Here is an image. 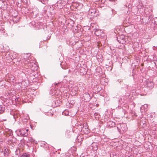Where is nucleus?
I'll return each mask as SVG.
<instances>
[{
	"label": "nucleus",
	"mask_w": 157,
	"mask_h": 157,
	"mask_svg": "<svg viewBox=\"0 0 157 157\" xmlns=\"http://www.w3.org/2000/svg\"><path fill=\"white\" fill-rule=\"evenodd\" d=\"M43 15L44 16L50 17L53 15L55 13V10L54 7L50 6L47 5L44 8Z\"/></svg>",
	"instance_id": "obj_1"
},
{
	"label": "nucleus",
	"mask_w": 157,
	"mask_h": 157,
	"mask_svg": "<svg viewBox=\"0 0 157 157\" xmlns=\"http://www.w3.org/2000/svg\"><path fill=\"white\" fill-rule=\"evenodd\" d=\"M28 129L22 128L20 129H18L16 131L17 135L19 136L26 137L28 135Z\"/></svg>",
	"instance_id": "obj_2"
},
{
	"label": "nucleus",
	"mask_w": 157,
	"mask_h": 157,
	"mask_svg": "<svg viewBox=\"0 0 157 157\" xmlns=\"http://www.w3.org/2000/svg\"><path fill=\"white\" fill-rule=\"evenodd\" d=\"M152 18V17L151 15H144V16H142L141 17V21L144 24H146L150 21Z\"/></svg>",
	"instance_id": "obj_3"
},
{
	"label": "nucleus",
	"mask_w": 157,
	"mask_h": 157,
	"mask_svg": "<svg viewBox=\"0 0 157 157\" xmlns=\"http://www.w3.org/2000/svg\"><path fill=\"white\" fill-rule=\"evenodd\" d=\"M91 99V97L88 92H85L83 94L82 99L86 102L89 101Z\"/></svg>",
	"instance_id": "obj_4"
},
{
	"label": "nucleus",
	"mask_w": 157,
	"mask_h": 157,
	"mask_svg": "<svg viewBox=\"0 0 157 157\" xmlns=\"http://www.w3.org/2000/svg\"><path fill=\"white\" fill-rule=\"evenodd\" d=\"M88 126L87 123H84L82 125L81 131H83L84 133L87 134L90 132V130L88 128Z\"/></svg>",
	"instance_id": "obj_5"
},
{
	"label": "nucleus",
	"mask_w": 157,
	"mask_h": 157,
	"mask_svg": "<svg viewBox=\"0 0 157 157\" xmlns=\"http://www.w3.org/2000/svg\"><path fill=\"white\" fill-rule=\"evenodd\" d=\"M117 128L119 132H120L121 130L123 131H126L125 129L122 128L123 126H124L125 127L126 126L125 124L122 123H119L117 124Z\"/></svg>",
	"instance_id": "obj_6"
},
{
	"label": "nucleus",
	"mask_w": 157,
	"mask_h": 157,
	"mask_svg": "<svg viewBox=\"0 0 157 157\" xmlns=\"http://www.w3.org/2000/svg\"><path fill=\"white\" fill-rule=\"evenodd\" d=\"M98 143L96 142H93L91 145L90 146L92 148V150L94 151H96L98 149Z\"/></svg>",
	"instance_id": "obj_7"
},
{
	"label": "nucleus",
	"mask_w": 157,
	"mask_h": 157,
	"mask_svg": "<svg viewBox=\"0 0 157 157\" xmlns=\"http://www.w3.org/2000/svg\"><path fill=\"white\" fill-rule=\"evenodd\" d=\"M117 41L120 43L123 44L124 43V36L123 35L118 36L117 37Z\"/></svg>",
	"instance_id": "obj_8"
},
{
	"label": "nucleus",
	"mask_w": 157,
	"mask_h": 157,
	"mask_svg": "<svg viewBox=\"0 0 157 157\" xmlns=\"http://www.w3.org/2000/svg\"><path fill=\"white\" fill-rule=\"evenodd\" d=\"M78 91V87L77 86L72 88L71 90V94L72 95H75L77 94Z\"/></svg>",
	"instance_id": "obj_9"
},
{
	"label": "nucleus",
	"mask_w": 157,
	"mask_h": 157,
	"mask_svg": "<svg viewBox=\"0 0 157 157\" xmlns=\"http://www.w3.org/2000/svg\"><path fill=\"white\" fill-rule=\"evenodd\" d=\"M41 23L37 22L32 21V24L33 25V26L34 28L38 29L40 27V26L41 25Z\"/></svg>",
	"instance_id": "obj_10"
},
{
	"label": "nucleus",
	"mask_w": 157,
	"mask_h": 157,
	"mask_svg": "<svg viewBox=\"0 0 157 157\" xmlns=\"http://www.w3.org/2000/svg\"><path fill=\"white\" fill-rule=\"evenodd\" d=\"M103 33V31L99 29H96L94 31V34L97 36H101Z\"/></svg>",
	"instance_id": "obj_11"
},
{
	"label": "nucleus",
	"mask_w": 157,
	"mask_h": 157,
	"mask_svg": "<svg viewBox=\"0 0 157 157\" xmlns=\"http://www.w3.org/2000/svg\"><path fill=\"white\" fill-rule=\"evenodd\" d=\"M148 109V105L147 104H145L141 107V110L142 112H145Z\"/></svg>",
	"instance_id": "obj_12"
},
{
	"label": "nucleus",
	"mask_w": 157,
	"mask_h": 157,
	"mask_svg": "<svg viewBox=\"0 0 157 157\" xmlns=\"http://www.w3.org/2000/svg\"><path fill=\"white\" fill-rule=\"evenodd\" d=\"M147 86L150 89H151L154 87L153 83L151 82H148L147 83Z\"/></svg>",
	"instance_id": "obj_13"
},
{
	"label": "nucleus",
	"mask_w": 157,
	"mask_h": 157,
	"mask_svg": "<svg viewBox=\"0 0 157 157\" xmlns=\"http://www.w3.org/2000/svg\"><path fill=\"white\" fill-rule=\"evenodd\" d=\"M107 125L110 127H113L115 126V122L112 121H109L107 122Z\"/></svg>",
	"instance_id": "obj_14"
},
{
	"label": "nucleus",
	"mask_w": 157,
	"mask_h": 157,
	"mask_svg": "<svg viewBox=\"0 0 157 157\" xmlns=\"http://www.w3.org/2000/svg\"><path fill=\"white\" fill-rule=\"evenodd\" d=\"M36 65L34 63H33V62L30 63H29L28 67H30L32 70L33 69L34 70H37L36 67H35V69L33 68L34 66L35 67Z\"/></svg>",
	"instance_id": "obj_15"
},
{
	"label": "nucleus",
	"mask_w": 157,
	"mask_h": 157,
	"mask_svg": "<svg viewBox=\"0 0 157 157\" xmlns=\"http://www.w3.org/2000/svg\"><path fill=\"white\" fill-rule=\"evenodd\" d=\"M96 10L95 9H90L88 11V14L93 16V15L96 13Z\"/></svg>",
	"instance_id": "obj_16"
},
{
	"label": "nucleus",
	"mask_w": 157,
	"mask_h": 157,
	"mask_svg": "<svg viewBox=\"0 0 157 157\" xmlns=\"http://www.w3.org/2000/svg\"><path fill=\"white\" fill-rule=\"evenodd\" d=\"M82 135H79L77 136V139L76 140V141L78 142H81L82 141Z\"/></svg>",
	"instance_id": "obj_17"
},
{
	"label": "nucleus",
	"mask_w": 157,
	"mask_h": 157,
	"mask_svg": "<svg viewBox=\"0 0 157 157\" xmlns=\"http://www.w3.org/2000/svg\"><path fill=\"white\" fill-rule=\"evenodd\" d=\"M5 135L6 136H12L13 134L11 130H8V131L7 132L5 133Z\"/></svg>",
	"instance_id": "obj_18"
},
{
	"label": "nucleus",
	"mask_w": 157,
	"mask_h": 157,
	"mask_svg": "<svg viewBox=\"0 0 157 157\" xmlns=\"http://www.w3.org/2000/svg\"><path fill=\"white\" fill-rule=\"evenodd\" d=\"M30 156V154L28 153H24L22 154L21 157H29Z\"/></svg>",
	"instance_id": "obj_19"
},
{
	"label": "nucleus",
	"mask_w": 157,
	"mask_h": 157,
	"mask_svg": "<svg viewBox=\"0 0 157 157\" xmlns=\"http://www.w3.org/2000/svg\"><path fill=\"white\" fill-rule=\"evenodd\" d=\"M5 110L4 108H3L2 105H0V110L1 111L0 113H2Z\"/></svg>",
	"instance_id": "obj_20"
},
{
	"label": "nucleus",
	"mask_w": 157,
	"mask_h": 157,
	"mask_svg": "<svg viewBox=\"0 0 157 157\" xmlns=\"http://www.w3.org/2000/svg\"><path fill=\"white\" fill-rule=\"evenodd\" d=\"M48 0H39V1H41L43 4H44L48 3Z\"/></svg>",
	"instance_id": "obj_21"
},
{
	"label": "nucleus",
	"mask_w": 157,
	"mask_h": 157,
	"mask_svg": "<svg viewBox=\"0 0 157 157\" xmlns=\"http://www.w3.org/2000/svg\"><path fill=\"white\" fill-rule=\"evenodd\" d=\"M28 141L30 142H34L35 143H37V142L36 141H35V140L33 139V138H30L28 139Z\"/></svg>",
	"instance_id": "obj_22"
},
{
	"label": "nucleus",
	"mask_w": 157,
	"mask_h": 157,
	"mask_svg": "<svg viewBox=\"0 0 157 157\" xmlns=\"http://www.w3.org/2000/svg\"><path fill=\"white\" fill-rule=\"evenodd\" d=\"M50 112H45V113H46L45 114H46L47 115L52 116L53 115V114L51 113V110H50Z\"/></svg>",
	"instance_id": "obj_23"
},
{
	"label": "nucleus",
	"mask_w": 157,
	"mask_h": 157,
	"mask_svg": "<svg viewBox=\"0 0 157 157\" xmlns=\"http://www.w3.org/2000/svg\"><path fill=\"white\" fill-rule=\"evenodd\" d=\"M94 116L95 117L96 120L98 119L99 118L98 114V113H95L94 114Z\"/></svg>",
	"instance_id": "obj_24"
},
{
	"label": "nucleus",
	"mask_w": 157,
	"mask_h": 157,
	"mask_svg": "<svg viewBox=\"0 0 157 157\" xmlns=\"http://www.w3.org/2000/svg\"><path fill=\"white\" fill-rule=\"evenodd\" d=\"M69 22L71 24V26L72 27H73L74 26V24L75 23L74 21L73 20L71 19V18H70Z\"/></svg>",
	"instance_id": "obj_25"
},
{
	"label": "nucleus",
	"mask_w": 157,
	"mask_h": 157,
	"mask_svg": "<svg viewBox=\"0 0 157 157\" xmlns=\"http://www.w3.org/2000/svg\"><path fill=\"white\" fill-rule=\"evenodd\" d=\"M17 56V54L16 52H14L13 54V59L16 58Z\"/></svg>",
	"instance_id": "obj_26"
},
{
	"label": "nucleus",
	"mask_w": 157,
	"mask_h": 157,
	"mask_svg": "<svg viewBox=\"0 0 157 157\" xmlns=\"http://www.w3.org/2000/svg\"><path fill=\"white\" fill-rule=\"evenodd\" d=\"M71 132L69 131H67L66 133V136L67 137H69L70 134H69Z\"/></svg>",
	"instance_id": "obj_27"
},
{
	"label": "nucleus",
	"mask_w": 157,
	"mask_h": 157,
	"mask_svg": "<svg viewBox=\"0 0 157 157\" xmlns=\"http://www.w3.org/2000/svg\"><path fill=\"white\" fill-rule=\"evenodd\" d=\"M6 149L5 150V151H4V154H6V153L7 155H8V152H7V151H8V150H7V151H6Z\"/></svg>",
	"instance_id": "obj_28"
},
{
	"label": "nucleus",
	"mask_w": 157,
	"mask_h": 157,
	"mask_svg": "<svg viewBox=\"0 0 157 157\" xmlns=\"http://www.w3.org/2000/svg\"><path fill=\"white\" fill-rule=\"evenodd\" d=\"M11 78L13 80H14V77L13 76H12Z\"/></svg>",
	"instance_id": "obj_29"
},
{
	"label": "nucleus",
	"mask_w": 157,
	"mask_h": 157,
	"mask_svg": "<svg viewBox=\"0 0 157 157\" xmlns=\"http://www.w3.org/2000/svg\"><path fill=\"white\" fill-rule=\"evenodd\" d=\"M122 128H123V129H125L126 131V127H125L124 126H123Z\"/></svg>",
	"instance_id": "obj_30"
},
{
	"label": "nucleus",
	"mask_w": 157,
	"mask_h": 157,
	"mask_svg": "<svg viewBox=\"0 0 157 157\" xmlns=\"http://www.w3.org/2000/svg\"><path fill=\"white\" fill-rule=\"evenodd\" d=\"M84 73H86V71H85V72H84Z\"/></svg>",
	"instance_id": "obj_31"
},
{
	"label": "nucleus",
	"mask_w": 157,
	"mask_h": 157,
	"mask_svg": "<svg viewBox=\"0 0 157 157\" xmlns=\"http://www.w3.org/2000/svg\"><path fill=\"white\" fill-rule=\"evenodd\" d=\"M59 83V82H58V83H56V85H57V84H58V83Z\"/></svg>",
	"instance_id": "obj_32"
},
{
	"label": "nucleus",
	"mask_w": 157,
	"mask_h": 157,
	"mask_svg": "<svg viewBox=\"0 0 157 157\" xmlns=\"http://www.w3.org/2000/svg\"><path fill=\"white\" fill-rule=\"evenodd\" d=\"M81 70H81V69H80V72H81Z\"/></svg>",
	"instance_id": "obj_33"
},
{
	"label": "nucleus",
	"mask_w": 157,
	"mask_h": 157,
	"mask_svg": "<svg viewBox=\"0 0 157 157\" xmlns=\"http://www.w3.org/2000/svg\"><path fill=\"white\" fill-rule=\"evenodd\" d=\"M24 82H22V83H21V84H22V83H23Z\"/></svg>",
	"instance_id": "obj_34"
},
{
	"label": "nucleus",
	"mask_w": 157,
	"mask_h": 157,
	"mask_svg": "<svg viewBox=\"0 0 157 157\" xmlns=\"http://www.w3.org/2000/svg\"><path fill=\"white\" fill-rule=\"evenodd\" d=\"M73 14L72 13V14H71V15H73Z\"/></svg>",
	"instance_id": "obj_35"
},
{
	"label": "nucleus",
	"mask_w": 157,
	"mask_h": 157,
	"mask_svg": "<svg viewBox=\"0 0 157 157\" xmlns=\"http://www.w3.org/2000/svg\"><path fill=\"white\" fill-rule=\"evenodd\" d=\"M86 0V1L87 0Z\"/></svg>",
	"instance_id": "obj_36"
}]
</instances>
